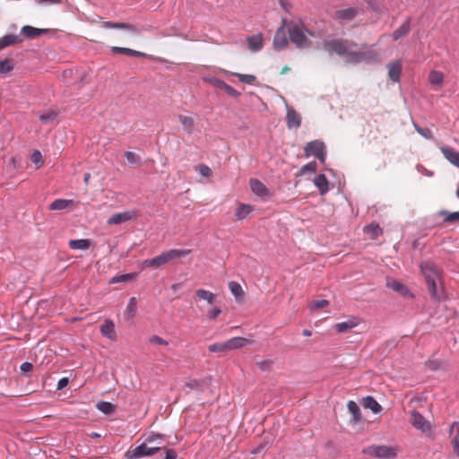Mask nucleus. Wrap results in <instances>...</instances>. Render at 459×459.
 <instances>
[{"label": "nucleus", "mask_w": 459, "mask_h": 459, "mask_svg": "<svg viewBox=\"0 0 459 459\" xmlns=\"http://www.w3.org/2000/svg\"><path fill=\"white\" fill-rule=\"evenodd\" d=\"M263 35L261 33L247 38L248 48L251 51L256 52L263 48Z\"/></svg>", "instance_id": "nucleus-23"}, {"label": "nucleus", "mask_w": 459, "mask_h": 459, "mask_svg": "<svg viewBox=\"0 0 459 459\" xmlns=\"http://www.w3.org/2000/svg\"><path fill=\"white\" fill-rule=\"evenodd\" d=\"M290 40L299 48L311 47L309 37H316L315 33L305 28L302 22H290L287 25Z\"/></svg>", "instance_id": "nucleus-2"}, {"label": "nucleus", "mask_w": 459, "mask_h": 459, "mask_svg": "<svg viewBox=\"0 0 459 459\" xmlns=\"http://www.w3.org/2000/svg\"><path fill=\"white\" fill-rule=\"evenodd\" d=\"M195 295L209 304H213L216 299V295L209 290L199 289L195 291Z\"/></svg>", "instance_id": "nucleus-35"}, {"label": "nucleus", "mask_w": 459, "mask_h": 459, "mask_svg": "<svg viewBox=\"0 0 459 459\" xmlns=\"http://www.w3.org/2000/svg\"><path fill=\"white\" fill-rule=\"evenodd\" d=\"M110 50L113 54H122V55H126V56H134V57H145L146 56V54H144L143 52L134 50L131 48H127L112 47Z\"/></svg>", "instance_id": "nucleus-24"}, {"label": "nucleus", "mask_w": 459, "mask_h": 459, "mask_svg": "<svg viewBox=\"0 0 459 459\" xmlns=\"http://www.w3.org/2000/svg\"><path fill=\"white\" fill-rule=\"evenodd\" d=\"M195 170L204 178H211L212 176V169L205 164L200 163L195 166Z\"/></svg>", "instance_id": "nucleus-43"}, {"label": "nucleus", "mask_w": 459, "mask_h": 459, "mask_svg": "<svg viewBox=\"0 0 459 459\" xmlns=\"http://www.w3.org/2000/svg\"><path fill=\"white\" fill-rule=\"evenodd\" d=\"M444 74L440 71L432 70L429 74V82L432 85H441L444 81Z\"/></svg>", "instance_id": "nucleus-36"}, {"label": "nucleus", "mask_w": 459, "mask_h": 459, "mask_svg": "<svg viewBox=\"0 0 459 459\" xmlns=\"http://www.w3.org/2000/svg\"><path fill=\"white\" fill-rule=\"evenodd\" d=\"M249 186L251 188V191L260 196V197H265L269 195V191L266 188V186L258 179L252 178L249 181Z\"/></svg>", "instance_id": "nucleus-14"}, {"label": "nucleus", "mask_w": 459, "mask_h": 459, "mask_svg": "<svg viewBox=\"0 0 459 459\" xmlns=\"http://www.w3.org/2000/svg\"><path fill=\"white\" fill-rule=\"evenodd\" d=\"M387 286L394 290V291L401 293L402 295H406L408 292V289L406 288V286L397 281H388Z\"/></svg>", "instance_id": "nucleus-42"}, {"label": "nucleus", "mask_w": 459, "mask_h": 459, "mask_svg": "<svg viewBox=\"0 0 459 459\" xmlns=\"http://www.w3.org/2000/svg\"><path fill=\"white\" fill-rule=\"evenodd\" d=\"M15 63L12 58H4L0 60V74H6L14 69Z\"/></svg>", "instance_id": "nucleus-34"}, {"label": "nucleus", "mask_w": 459, "mask_h": 459, "mask_svg": "<svg viewBox=\"0 0 459 459\" xmlns=\"http://www.w3.org/2000/svg\"><path fill=\"white\" fill-rule=\"evenodd\" d=\"M314 184L318 188L321 195H325L328 191V180L324 174L317 175L314 179Z\"/></svg>", "instance_id": "nucleus-30"}, {"label": "nucleus", "mask_w": 459, "mask_h": 459, "mask_svg": "<svg viewBox=\"0 0 459 459\" xmlns=\"http://www.w3.org/2000/svg\"><path fill=\"white\" fill-rule=\"evenodd\" d=\"M388 69V77L391 81L397 82L400 80L402 73V63L399 60L389 63L386 65Z\"/></svg>", "instance_id": "nucleus-13"}, {"label": "nucleus", "mask_w": 459, "mask_h": 459, "mask_svg": "<svg viewBox=\"0 0 459 459\" xmlns=\"http://www.w3.org/2000/svg\"><path fill=\"white\" fill-rule=\"evenodd\" d=\"M178 118L183 127V130L186 134H191L195 128V121L193 117L186 115H178Z\"/></svg>", "instance_id": "nucleus-26"}, {"label": "nucleus", "mask_w": 459, "mask_h": 459, "mask_svg": "<svg viewBox=\"0 0 459 459\" xmlns=\"http://www.w3.org/2000/svg\"><path fill=\"white\" fill-rule=\"evenodd\" d=\"M286 120L289 128H298L301 125L300 115L291 107H287Z\"/></svg>", "instance_id": "nucleus-11"}, {"label": "nucleus", "mask_w": 459, "mask_h": 459, "mask_svg": "<svg viewBox=\"0 0 459 459\" xmlns=\"http://www.w3.org/2000/svg\"><path fill=\"white\" fill-rule=\"evenodd\" d=\"M415 130L426 139H431L433 137L432 132L429 128H421L417 125H414Z\"/></svg>", "instance_id": "nucleus-53"}, {"label": "nucleus", "mask_w": 459, "mask_h": 459, "mask_svg": "<svg viewBox=\"0 0 459 459\" xmlns=\"http://www.w3.org/2000/svg\"><path fill=\"white\" fill-rule=\"evenodd\" d=\"M440 215L444 216L445 222L454 223L459 221V211L452 212L447 211H441Z\"/></svg>", "instance_id": "nucleus-40"}, {"label": "nucleus", "mask_w": 459, "mask_h": 459, "mask_svg": "<svg viewBox=\"0 0 459 459\" xmlns=\"http://www.w3.org/2000/svg\"><path fill=\"white\" fill-rule=\"evenodd\" d=\"M56 117V114L53 111H48L47 113L41 114L39 116V120L44 124H48L53 122Z\"/></svg>", "instance_id": "nucleus-48"}, {"label": "nucleus", "mask_w": 459, "mask_h": 459, "mask_svg": "<svg viewBox=\"0 0 459 459\" xmlns=\"http://www.w3.org/2000/svg\"><path fill=\"white\" fill-rule=\"evenodd\" d=\"M358 14V10L352 7L338 10L334 13V18L340 21H351Z\"/></svg>", "instance_id": "nucleus-20"}, {"label": "nucleus", "mask_w": 459, "mask_h": 459, "mask_svg": "<svg viewBox=\"0 0 459 459\" xmlns=\"http://www.w3.org/2000/svg\"><path fill=\"white\" fill-rule=\"evenodd\" d=\"M97 408L99 411L103 412L104 414L109 415L112 414L115 410L116 406L108 402H100L97 403Z\"/></svg>", "instance_id": "nucleus-39"}, {"label": "nucleus", "mask_w": 459, "mask_h": 459, "mask_svg": "<svg viewBox=\"0 0 459 459\" xmlns=\"http://www.w3.org/2000/svg\"><path fill=\"white\" fill-rule=\"evenodd\" d=\"M273 48L275 50H281L288 45V39L286 37L285 30L283 27L279 28L273 38Z\"/></svg>", "instance_id": "nucleus-12"}, {"label": "nucleus", "mask_w": 459, "mask_h": 459, "mask_svg": "<svg viewBox=\"0 0 459 459\" xmlns=\"http://www.w3.org/2000/svg\"><path fill=\"white\" fill-rule=\"evenodd\" d=\"M410 22H411V18L409 17L397 30H395L393 32L392 37L394 40H398L399 39L404 37L405 35H407L409 33V31L411 30Z\"/></svg>", "instance_id": "nucleus-28"}, {"label": "nucleus", "mask_w": 459, "mask_h": 459, "mask_svg": "<svg viewBox=\"0 0 459 459\" xmlns=\"http://www.w3.org/2000/svg\"><path fill=\"white\" fill-rule=\"evenodd\" d=\"M133 278L132 274H121L111 279L110 283L126 282Z\"/></svg>", "instance_id": "nucleus-54"}, {"label": "nucleus", "mask_w": 459, "mask_h": 459, "mask_svg": "<svg viewBox=\"0 0 459 459\" xmlns=\"http://www.w3.org/2000/svg\"><path fill=\"white\" fill-rule=\"evenodd\" d=\"M349 412L352 415V420L359 422L361 419L360 409L354 401H349L347 403Z\"/></svg>", "instance_id": "nucleus-33"}, {"label": "nucleus", "mask_w": 459, "mask_h": 459, "mask_svg": "<svg viewBox=\"0 0 459 459\" xmlns=\"http://www.w3.org/2000/svg\"><path fill=\"white\" fill-rule=\"evenodd\" d=\"M420 271L430 296L436 300H440L443 297L441 270L433 263L426 261L420 264Z\"/></svg>", "instance_id": "nucleus-1"}, {"label": "nucleus", "mask_w": 459, "mask_h": 459, "mask_svg": "<svg viewBox=\"0 0 459 459\" xmlns=\"http://www.w3.org/2000/svg\"><path fill=\"white\" fill-rule=\"evenodd\" d=\"M30 160L36 165L37 169L43 165V158L39 151H34L31 154Z\"/></svg>", "instance_id": "nucleus-47"}, {"label": "nucleus", "mask_w": 459, "mask_h": 459, "mask_svg": "<svg viewBox=\"0 0 459 459\" xmlns=\"http://www.w3.org/2000/svg\"><path fill=\"white\" fill-rule=\"evenodd\" d=\"M316 161H311V162L304 165L300 169V174L301 175H305L307 173H314V172H316Z\"/></svg>", "instance_id": "nucleus-49"}, {"label": "nucleus", "mask_w": 459, "mask_h": 459, "mask_svg": "<svg viewBox=\"0 0 459 459\" xmlns=\"http://www.w3.org/2000/svg\"><path fill=\"white\" fill-rule=\"evenodd\" d=\"M47 29H38L30 25H25L21 30V34L28 39H36L40 35L48 32Z\"/></svg>", "instance_id": "nucleus-19"}, {"label": "nucleus", "mask_w": 459, "mask_h": 459, "mask_svg": "<svg viewBox=\"0 0 459 459\" xmlns=\"http://www.w3.org/2000/svg\"><path fill=\"white\" fill-rule=\"evenodd\" d=\"M77 203H75L74 200H68V199H56L49 204V209L52 211H61L67 209L71 205H76Z\"/></svg>", "instance_id": "nucleus-22"}, {"label": "nucleus", "mask_w": 459, "mask_h": 459, "mask_svg": "<svg viewBox=\"0 0 459 459\" xmlns=\"http://www.w3.org/2000/svg\"><path fill=\"white\" fill-rule=\"evenodd\" d=\"M186 386L189 390H201L203 387V382L197 379H191L186 383Z\"/></svg>", "instance_id": "nucleus-50"}, {"label": "nucleus", "mask_w": 459, "mask_h": 459, "mask_svg": "<svg viewBox=\"0 0 459 459\" xmlns=\"http://www.w3.org/2000/svg\"><path fill=\"white\" fill-rule=\"evenodd\" d=\"M363 405L365 408L371 410L374 413H378L382 410V406L372 396L364 398Z\"/></svg>", "instance_id": "nucleus-32"}, {"label": "nucleus", "mask_w": 459, "mask_h": 459, "mask_svg": "<svg viewBox=\"0 0 459 459\" xmlns=\"http://www.w3.org/2000/svg\"><path fill=\"white\" fill-rule=\"evenodd\" d=\"M329 305V301L327 299H321V300H313L310 303V308L312 310H317L319 308L325 307Z\"/></svg>", "instance_id": "nucleus-51"}, {"label": "nucleus", "mask_w": 459, "mask_h": 459, "mask_svg": "<svg viewBox=\"0 0 459 459\" xmlns=\"http://www.w3.org/2000/svg\"><path fill=\"white\" fill-rule=\"evenodd\" d=\"M69 380L67 377L61 378L57 383V390H62L68 385Z\"/></svg>", "instance_id": "nucleus-62"}, {"label": "nucleus", "mask_w": 459, "mask_h": 459, "mask_svg": "<svg viewBox=\"0 0 459 459\" xmlns=\"http://www.w3.org/2000/svg\"><path fill=\"white\" fill-rule=\"evenodd\" d=\"M222 91H224L229 96H231V97H238L239 96V92L229 84H227L226 86H223Z\"/></svg>", "instance_id": "nucleus-56"}, {"label": "nucleus", "mask_w": 459, "mask_h": 459, "mask_svg": "<svg viewBox=\"0 0 459 459\" xmlns=\"http://www.w3.org/2000/svg\"><path fill=\"white\" fill-rule=\"evenodd\" d=\"M214 85H215L217 88H219V89L222 90V89H223V86H226V85H227V83H226L225 82L221 81V80H216V81H215V82H214Z\"/></svg>", "instance_id": "nucleus-63"}, {"label": "nucleus", "mask_w": 459, "mask_h": 459, "mask_svg": "<svg viewBox=\"0 0 459 459\" xmlns=\"http://www.w3.org/2000/svg\"><path fill=\"white\" fill-rule=\"evenodd\" d=\"M233 75L237 76L238 80L247 84H253L255 81V76L252 74H243L235 73Z\"/></svg>", "instance_id": "nucleus-46"}, {"label": "nucleus", "mask_w": 459, "mask_h": 459, "mask_svg": "<svg viewBox=\"0 0 459 459\" xmlns=\"http://www.w3.org/2000/svg\"><path fill=\"white\" fill-rule=\"evenodd\" d=\"M364 231L371 235L373 239H376L378 236L382 235L383 230L377 223H370L364 228Z\"/></svg>", "instance_id": "nucleus-37"}, {"label": "nucleus", "mask_w": 459, "mask_h": 459, "mask_svg": "<svg viewBox=\"0 0 459 459\" xmlns=\"http://www.w3.org/2000/svg\"><path fill=\"white\" fill-rule=\"evenodd\" d=\"M22 38L20 35L8 34L0 38V51L7 47L18 45L22 42Z\"/></svg>", "instance_id": "nucleus-18"}, {"label": "nucleus", "mask_w": 459, "mask_h": 459, "mask_svg": "<svg viewBox=\"0 0 459 459\" xmlns=\"http://www.w3.org/2000/svg\"><path fill=\"white\" fill-rule=\"evenodd\" d=\"M63 0H44L43 4H61Z\"/></svg>", "instance_id": "nucleus-64"}, {"label": "nucleus", "mask_w": 459, "mask_h": 459, "mask_svg": "<svg viewBox=\"0 0 459 459\" xmlns=\"http://www.w3.org/2000/svg\"><path fill=\"white\" fill-rule=\"evenodd\" d=\"M91 245V240L87 238L71 239L68 243V247L73 250H86Z\"/></svg>", "instance_id": "nucleus-27"}, {"label": "nucleus", "mask_w": 459, "mask_h": 459, "mask_svg": "<svg viewBox=\"0 0 459 459\" xmlns=\"http://www.w3.org/2000/svg\"><path fill=\"white\" fill-rule=\"evenodd\" d=\"M458 425L459 424L457 422H453L451 427H450V430L453 431L455 427H457L456 435L452 439L451 444H452V446H453L455 454L459 456V427H458Z\"/></svg>", "instance_id": "nucleus-41"}, {"label": "nucleus", "mask_w": 459, "mask_h": 459, "mask_svg": "<svg viewBox=\"0 0 459 459\" xmlns=\"http://www.w3.org/2000/svg\"><path fill=\"white\" fill-rule=\"evenodd\" d=\"M32 364L30 363V362H23L22 365H21V371L23 372V373H29L32 370Z\"/></svg>", "instance_id": "nucleus-59"}, {"label": "nucleus", "mask_w": 459, "mask_h": 459, "mask_svg": "<svg viewBox=\"0 0 459 459\" xmlns=\"http://www.w3.org/2000/svg\"><path fill=\"white\" fill-rule=\"evenodd\" d=\"M139 216V213L135 210L126 211L113 214L108 220V225H118L131 220H134Z\"/></svg>", "instance_id": "nucleus-8"}, {"label": "nucleus", "mask_w": 459, "mask_h": 459, "mask_svg": "<svg viewBox=\"0 0 459 459\" xmlns=\"http://www.w3.org/2000/svg\"><path fill=\"white\" fill-rule=\"evenodd\" d=\"M162 439V435L152 434L150 435L145 442L138 446L131 447L126 453L125 456L126 459H139L145 456H152L157 454L160 450L163 449L165 446H151L150 445L155 443L157 440Z\"/></svg>", "instance_id": "nucleus-3"}, {"label": "nucleus", "mask_w": 459, "mask_h": 459, "mask_svg": "<svg viewBox=\"0 0 459 459\" xmlns=\"http://www.w3.org/2000/svg\"><path fill=\"white\" fill-rule=\"evenodd\" d=\"M359 325V319L356 318V317H351V318H349L347 321L345 322H342V323H337L334 325L333 328L338 332V333H345L347 332L348 330L357 326Z\"/></svg>", "instance_id": "nucleus-21"}, {"label": "nucleus", "mask_w": 459, "mask_h": 459, "mask_svg": "<svg viewBox=\"0 0 459 459\" xmlns=\"http://www.w3.org/2000/svg\"><path fill=\"white\" fill-rule=\"evenodd\" d=\"M440 366H441V362L438 360H429L427 362V367L430 370H437L440 368Z\"/></svg>", "instance_id": "nucleus-58"}, {"label": "nucleus", "mask_w": 459, "mask_h": 459, "mask_svg": "<svg viewBox=\"0 0 459 459\" xmlns=\"http://www.w3.org/2000/svg\"><path fill=\"white\" fill-rule=\"evenodd\" d=\"M256 364L261 370L265 371V370H269L271 368L272 361L263 360V361L257 362Z\"/></svg>", "instance_id": "nucleus-57"}, {"label": "nucleus", "mask_w": 459, "mask_h": 459, "mask_svg": "<svg viewBox=\"0 0 459 459\" xmlns=\"http://www.w3.org/2000/svg\"><path fill=\"white\" fill-rule=\"evenodd\" d=\"M380 62V55L373 48H367L362 51H351L348 53L347 63L359 64H374Z\"/></svg>", "instance_id": "nucleus-5"}, {"label": "nucleus", "mask_w": 459, "mask_h": 459, "mask_svg": "<svg viewBox=\"0 0 459 459\" xmlns=\"http://www.w3.org/2000/svg\"><path fill=\"white\" fill-rule=\"evenodd\" d=\"M253 206L246 204H240L236 211L235 216L237 220H244L253 212Z\"/></svg>", "instance_id": "nucleus-31"}, {"label": "nucleus", "mask_w": 459, "mask_h": 459, "mask_svg": "<svg viewBox=\"0 0 459 459\" xmlns=\"http://www.w3.org/2000/svg\"><path fill=\"white\" fill-rule=\"evenodd\" d=\"M251 343V341L245 337H233L225 342L228 351L240 349Z\"/></svg>", "instance_id": "nucleus-15"}, {"label": "nucleus", "mask_w": 459, "mask_h": 459, "mask_svg": "<svg viewBox=\"0 0 459 459\" xmlns=\"http://www.w3.org/2000/svg\"><path fill=\"white\" fill-rule=\"evenodd\" d=\"M190 253V249H169L164 252L168 263L173 259L184 257L189 255Z\"/></svg>", "instance_id": "nucleus-29"}, {"label": "nucleus", "mask_w": 459, "mask_h": 459, "mask_svg": "<svg viewBox=\"0 0 459 459\" xmlns=\"http://www.w3.org/2000/svg\"><path fill=\"white\" fill-rule=\"evenodd\" d=\"M221 313V308L219 307H213L212 309L209 310L208 312V316L210 318H215L217 317Z\"/></svg>", "instance_id": "nucleus-60"}, {"label": "nucleus", "mask_w": 459, "mask_h": 459, "mask_svg": "<svg viewBox=\"0 0 459 459\" xmlns=\"http://www.w3.org/2000/svg\"><path fill=\"white\" fill-rule=\"evenodd\" d=\"M127 311L132 316H134L135 311H136V299L134 297H133L129 299V302L127 305Z\"/></svg>", "instance_id": "nucleus-55"}, {"label": "nucleus", "mask_w": 459, "mask_h": 459, "mask_svg": "<svg viewBox=\"0 0 459 459\" xmlns=\"http://www.w3.org/2000/svg\"><path fill=\"white\" fill-rule=\"evenodd\" d=\"M229 289H230V292L232 293V295L235 296L236 299L243 298L244 291H243L241 285L238 282L233 281H230Z\"/></svg>", "instance_id": "nucleus-38"}, {"label": "nucleus", "mask_w": 459, "mask_h": 459, "mask_svg": "<svg viewBox=\"0 0 459 459\" xmlns=\"http://www.w3.org/2000/svg\"><path fill=\"white\" fill-rule=\"evenodd\" d=\"M103 27L106 29H123V30L131 31L134 34H137L140 32V30L136 26H134L131 23H126V22H103Z\"/></svg>", "instance_id": "nucleus-17"}, {"label": "nucleus", "mask_w": 459, "mask_h": 459, "mask_svg": "<svg viewBox=\"0 0 459 459\" xmlns=\"http://www.w3.org/2000/svg\"><path fill=\"white\" fill-rule=\"evenodd\" d=\"M356 44L347 39H325L323 42L324 48L330 54L335 53L338 56H344L346 62L348 61V53L351 52L350 48L355 47Z\"/></svg>", "instance_id": "nucleus-4"}, {"label": "nucleus", "mask_w": 459, "mask_h": 459, "mask_svg": "<svg viewBox=\"0 0 459 459\" xmlns=\"http://www.w3.org/2000/svg\"><path fill=\"white\" fill-rule=\"evenodd\" d=\"M208 350L210 352H219V353L228 352V350L226 349L225 342L212 343L208 346Z\"/></svg>", "instance_id": "nucleus-44"}, {"label": "nucleus", "mask_w": 459, "mask_h": 459, "mask_svg": "<svg viewBox=\"0 0 459 459\" xmlns=\"http://www.w3.org/2000/svg\"><path fill=\"white\" fill-rule=\"evenodd\" d=\"M178 454L174 449H167L164 459H177Z\"/></svg>", "instance_id": "nucleus-61"}, {"label": "nucleus", "mask_w": 459, "mask_h": 459, "mask_svg": "<svg viewBox=\"0 0 459 459\" xmlns=\"http://www.w3.org/2000/svg\"><path fill=\"white\" fill-rule=\"evenodd\" d=\"M125 157L126 158L127 161L132 165L140 166L141 165V158L139 155L133 152H126Z\"/></svg>", "instance_id": "nucleus-45"}, {"label": "nucleus", "mask_w": 459, "mask_h": 459, "mask_svg": "<svg viewBox=\"0 0 459 459\" xmlns=\"http://www.w3.org/2000/svg\"><path fill=\"white\" fill-rule=\"evenodd\" d=\"M304 151L306 156L313 155L322 160L325 158V145L323 142L317 140L312 141L305 146Z\"/></svg>", "instance_id": "nucleus-9"}, {"label": "nucleus", "mask_w": 459, "mask_h": 459, "mask_svg": "<svg viewBox=\"0 0 459 459\" xmlns=\"http://www.w3.org/2000/svg\"><path fill=\"white\" fill-rule=\"evenodd\" d=\"M150 344H155V345H161V346H167L169 345L168 341L165 339L160 337L159 335H152L148 340Z\"/></svg>", "instance_id": "nucleus-52"}, {"label": "nucleus", "mask_w": 459, "mask_h": 459, "mask_svg": "<svg viewBox=\"0 0 459 459\" xmlns=\"http://www.w3.org/2000/svg\"><path fill=\"white\" fill-rule=\"evenodd\" d=\"M167 263H168V260L165 256L164 252H162L161 254H160L159 255H157L153 258L143 260L141 264V268L142 269H146V268L157 269V268L166 264Z\"/></svg>", "instance_id": "nucleus-10"}, {"label": "nucleus", "mask_w": 459, "mask_h": 459, "mask_svg": "<svg viewBox=\"0 0 459 459\" xmlns=\"http://www.w3.org/2000/svg\"><path fill=\"white\" fill-rule=\"evenodd\" d=\"M362 453L379 459H393L397 455V449L388 446H369Z\"/></svg>", "instance_id": "nucleus-7"}, {"label": "nucleus", "mask_w": 459, "mask_h": 459, "mask_svg": "<svg viewBox=\"0 0 459 459\" xmlns=\"http://www.w3.org/2000/svg\"><path fill=\"white\" fill-rule=\"evenodd\" d=\"M444 157L454 166L459 168V152L449 146H444L440 149Z\"/></svg>", "instance_id": "nucleus-16"}, {"label": "nucleus", "mask_w": 459, "mask_h": 459, "mask_svg": "<svg viewBox=\"0 0 459 459\" xmlns=\"http://www.w3.org/2000/svg\"><path fill=\"white\" fill-rule=\"evenodd\" d=\"M100 333L105 337L110 340H115L116 334L114 323L111 320H106L100 326Z\"/></svg>", "instance_id": "nucleus-25"}, {"label": "nucleus", "mask_w": 459, "mask_h": 459, "mask_svg": "<svg viewBox=\"0 0 459 459\" xmlns=\"http://www.w3.org/2000/svg\"><path fill=\"white\" fill-rule=\"evenodd\" d=\"M410 423L427 437H432L434 433L433 425L418 411H410Z\"/></svg>", "instance_id": "nucleus-6"}]
</instances>
